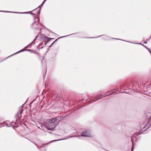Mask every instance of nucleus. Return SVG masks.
Returning a JSON list of instances; mask_svg holds the SVG:
<instances>
[{
  "label": "nucleus",
  "instance_id": "obj_1",
  "mask_svg": "<svg viewBox=\"0 0 151 151\" xmlns=\"http://www.w3.org/2000/svg\"><path fill=\"white\" fill-rule=\"evenodd\" d=\"M58 124L57 119L54 118L50 120L48 122L47 126L48 130H52L54 129Z\"/></svg>",
  "mask_w": 151,
  "mask_h": 151
},
{
  "label": "nucleus",
  "instance_id": "obj_2",
  "mask_svg": "<svg viewBox=\"0 0 151 151\" xmlns=\"http://www.w3.org/2000/svg\"><path fill=\"white\" fill-rule=\"evenodd\" d=\"M81 135L84 137H90L91 136L90 132L89 130L84 131L81 133Z\"/></svg>",
  "mask_w": 151,
  "mask_h": 151
},
{
  "label": "nucleus",
  "instance_id": "obj_3",
  "mask_svg": "<svg viewBox=\"0 0 151 151\" xmlns=\"http://www.w3.org/2000/svg\"><path fill=\"white\" fill-rule=\"evenodd\" d=\"M35 22L32 23V27L34 29L37 28V26L40 21L39 18L38 17H35L34 19Z\"/></svg>",
  "mask_w": 151,
  "mask_h": 151
},
{
  "label": "nucleus",
  "instance_id": "obj_4",
  "mask_svg": "<svg viewBox=\"0 0 151 151\" xmlns=\"http://www.w3.org/2000/svg\"><path fill=\"white\" fill-rule=\"evenodd\" d=\"M151 125V122L150 121H149L147 123L146 125L144 126V127H143V129H147L150 127Z\"/></svg>",
  "mask_w": 151,
  "mask_h": 151
},
{
  "label": "nucleus",
  "instance_id": "obj_5",
  "mask_svg": "<svg viewBox=\"0 0 151 151\" xmlns=\"http://www.w3.org/2000/svg\"><path fill=\"white\" fill-rule=\"evenodd\" d=\"M24 51V50H23V49H22V50H20V51H18V52H17L16 53H14V54H13V55H11V56H9V57H8L6 58H9V57H11V56H12V55H15V54H17V53H19V52H22V51Z\"/></svg>",
  "mask_w": 151,
  "mask_h": 151
},
{
  "label": "nucleus",
  "instance_id": "obj_6",
  "mask_svg": "<svg viewBox=\"0 0 151 151\" xmlns=\"http://www.w3.org/2000/svg\"><path fill=\"white\" fill-rule=\"evenodd\" d=\"M135 134H134L133 135V136L131 137V140H132V142L133 143V141H134V138H133V137L134 136H135Z\"/></svg>",
  "mask_w": 151,
  "mask_h": 151
},
{
  "label": "nucleus",
  "instance_id": "obj_7",
  "mask_svg": "<svg viewBox=\"0 0 151 151\" xmlns=\"http://www.w3.org/2000/svg\"><path fill=\"white\" fill-rule=\"evenodd\" d=\"M22 111H20V112H19V113L18 112L17 113V114H20V115H21V114H22Z\"/></svg>",
  "mask_w": 151,
  "mask_h": 151
},
{
  "label": "nucleus",
  "instance_id": "obj_8",
  "mask_svg": "<svg viewBox=\"0 0 151 151\" xmlns=\"http://www.w3.org/2000/svg\"><path fill=\"white\" fill-rule=\"evenodd\" d=\"M58 39H56L55 40L51 45L50 47H51L54 43Z\"/></svg>",
  "mask_w": 151,
  "mask_h": 151
},
{
  "label": "nucleus",
  "instance_id": "obj_9",
  "mask_svg": "<svg viewBox=\"0 0 151 151\" xmlns=\"http://www.w3.org/2000/svg\"><path fill=\"white\" fill-rule=\"evenodd\" d=\"M45 1H44L42 2V4H41V5H40V6H39L38 8H39L40 6H42L43 5V4H44L45 2Z\"/></svg>",
  "mask_w": 151,
  "mask_h": 151
},
{
  "label": "nucleus",
  "instance_id": "obj_10",
  "mask_svg": "<svg viewBox=\"0 0 151 151\" xmlns=\"http://www.w3.org/2000/svg\"><path fill=\"white\" fill-rule=\"evenodd\" d=\"M70 35H68L65 36H64L60 37V38H62V37H66V36H67Z\"/></svg>",
  "mask_w": 151,
  "mask_h": 151
},
{
  "label": "nucleus",
  "instance_id": "obj_11",
  "mask_svg": "<svg viewBox=\"0 0 151 151\" xmlns=\"http://www.w3.org/2000/svg\"><path fill=\"white\" fill-rule=\"evenodd\" d=\"M49 38V40H51V39H53V38Z\"/></svg>",
  "mask_w": 151,
  "mask_h": 151
},
{
  "label": "nucleus",
  "instance_id": "obj_12",
  "mask_svg": "<svg viewBox=\"0 0 151 151\" xmlns=\"http://www.w3.org/2000/svg\"><path fill=\"white\" fill-rule=\"evenodd\" d=\"M40 13V10H39V11H38V12H37V13L38 14Z\"/></svg>",
  "mask_w": 151,
  "mask_h": 151
},
{
  "label": "nucleus",
  "instance_id": "obj_13",
  "mask_svg": "<svg viewBox=\"0 0 151 151\" xmlns=\"http://www.w3.org/2000/svg\"><path fill=\"white\" fill-rule=\"evenodd\" d=\"M58 140H53L52 141V142H53V141H58Z\"/></svg>",
  "mask_w": 151,
  "mask_h": 151
},
{
  "label": "nucleus",
  "instance_id": "obj_14",
  "mask_svg": "<svg viewBox=\"0 0 151 151\" xmlns=\"http://www.w3.org/2000/svg\"><path fill=\"white\" fill-rule=\"evenodd\" d=\"M144 43H145L146 44V43H147V42H144Z\"/></svg>",
  "mask_w": 151,
  "mask_h": 151
},
{
  "label": "nucleus",
  "instance_id": "obj_15",
  "mask_svg": "<svg viewBox=\"0 0 151 151\" xmlns=\"http://www.w3.org/2000/svg\"><path fill=\"white\" fill-rule=\"evenodd\" d=\"M27 50L29 51H30V50Z\"/></svg>",
  "mask_w": 151,
  "mask_h": 151
},
{
  "label": "nucleus",
  "instance_id": "obj_16",
  "mask_svg": "<svg viewBox=\"0 0 151 151\" xmlns=\"http://www.w3.org/2000/svg\"><path fill=\"white\" fill-rule=\"evenodd\" d=\"M121 93H126L125 92H121Z\"/></svg>",
  "mask_w": 151,
  "mask_h": 151
},
{
  "label": "nucleus",
  "instance_id": "obj_17",
  "mask_svg": "<svg viewBox=\"0 0 151 151\" xmlns=\"http://www.w3.org/2000/svg\"><path fill=\"white\" fill-rule=\"evenodd\" d=\"M114 39H115V40H118V39H116V38H114Z\"/></svg>",
  "mask_w": 151,
  "mask_h": 151
},
{
  "label": "nucleus",
  "instance_id": "obj_18",
  "mask_svg": "<svg viewBox=\"0 0 151 151\" xmlns=\"http://www.w3.org/2000/svg\"><path fill=\"white\" fill-rule=\"evenodd\" d=\"M136 44H141L140 43H136Z\"/></svg>",
  "mask_w": 151,
  "mask_h": 151
},
{
  "label": "nucleus",
  "instance_id": "obj_19",
  "mask_svg": "<svg viewBox=\"0 0 151 151\" xmlns=\"http://www.w3.org/2000/svg\"><path fill=\"white\" fill-rule=\"evenodd\" d=\"M0 12H4L5 11H0Z\"/></svg>",
  "mask_w": 151,
  "mask_h": 151
},
{
  "label": "nucleus",
  "instance_id": "obj_20",
  "mask_svg": "<svg viewBox=\"0 0 151 151\" xmlns=\"http://www.w3.org/2000/svg\"><path fill=\"white\" fill-rule=\"evenodd\" d=\"M101 36H98L97 37H100Z\"/></svg>",
  "mask_w": 151,
  "mask_h": 151
},
{
  "label": "nucleus",
  "instance_id": "obj_21",
  "mask_svg": "<svg viewBox=\"0 0 151 151\" xmlns=\"http://www.w3.org/2000/svg\"><path fill=\"white\" fill-rule=\"evenodd\" d=\"M143 45V46H144L146 48L144 45Z\"/></svg>",
  "mask_w": 151,
  "mask_h": 151
},
{
  "label": "nucleus",
  "instance_id": "obj_22",
  "mask_svg": "<svg viewBox=\"0 0 151 151\" xmlns=\"http://www.w3.org/2000/svg\"><path fill=\"white\" fill-rule=\"evenodd\" d=\"M7 12H8V11H7Z\"/></svg>",
  "mask_w": 151,
  "mask_h": 151
},
{
  "label": "nucleus",
  "instance_id": "obj_23",
  "mask_svg": "<svg viewBox=\"0 0 151 151\" xmlns=\"http://www.w3.org/2000/svg\"><path fill=\"white\" fill-rule=\"evenodd\" d=\"M75 34H76V33H73V34H72V35Z\"/></svg>",
  "mask_w": 151,
  "mask_h": 151
},
{
  "label": "nucleus",
  "instance_id": "obj_24",
  "mask_svg": "<svg viewBox=\"0 0 151 151\" xmlns=\"http://www.w3.org/2000/svg\"><path fill=\"white\" fill-rule=\"evenodd\" d=\"M88 38H92V37H88Z\"/></svg>",
  "mask_w": 151,
  "mask_h": 151
},
{
  "label": "nucleus",
  "instance_id": "obj_25",
  "mask_svg": "<svg viewBox=\"0 0 151 151\" xmlns=\"http://www.w3.org/2000/svg\"><path fill=\"white\" fill-rule=\"evenodd\" d=\"M47 0H44V1H46Z\"/></svg>",
  "mask_w": 151,
  "mask_h": 151
},
{
  "label": "nucleus",
  "instance_id": "obj_26",
  "mask_svg": "<svg viewBox=\"0 0 151 151\" xmlns=\"http://www.w3.org/2000/svg\"><path fill=\"white\" fill-rule=\"evenodd\" d=\"M106 96H103L102 97H105Z\"/></svg>",
  "mask_w": 151,
  "mask_h": 151
},
{
  "label": "nucleus",
  "instance_id": "obj_27",
  "mask_svg": "<svg viewBox=\"0 0 151 151\" xmlns=\"http://www.w3.org/2000/svg\"><path fill=\"white\" fill-rule=\"evenodd\" d=\"M101 98H99V99H101Z\"/></svg>",
  "mask_w": 151,
  "mask_h": 151
},
{
  "label": "nucleus",
  "instance_id": "obj_28",
  "mask_svg": "<svg viewBox=\"0 0 151 151\" xmlns=\"http://www.w3.org/2000/svg\"><path fill=\"white\" fill-rule=\"evenodd\" d=\"M150 38H151V37H150Z\"/></svg>",
  "mask_w": 151,
  "mask_h": 151
},
{
  "label": "nucleus",
  "instance_id": "obj_29",
  "mask_svg": "<svg viewBox=\"0 0 151 151\" xmlns=\"http://www.w3.org/2000/svg\"><path fill=\"white\" fill-rule=\"evenodd\" d=\"M131 151H132V149L131 150Z\"/></svg>",
  "mask_w": 151,
  "mask_h": 151
}]
</instances>
